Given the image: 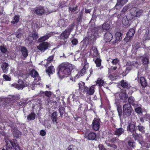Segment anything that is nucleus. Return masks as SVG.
I'll return each instance as SVG.
<instances>
[{"mask_svg":"<svg viewBox=\"0 0 150 150\" xmlns=\"http://www.w3.org/2000/svg\"><path fill=\"white\" fill-rule=\"evenodd\" d=\"M59 71L57 74L60 76V74L63 75H69L71 74V71L74 69L73 65L68 62H63L59 66Z\"/></svg>","mask_w":150,"mask_h":150,"instance_id":"1","label":"nucleus"},{"mask_svg":"<svg viewBox=\"0 0 150 150\" xmlns=\"http://www.w3.org/2000/svg\"><path fill=\"white\" fill-rule=\"evenodd\" d=\"M74 26V24L69 25V27L65 29L59 36V38L61 40L67 39L73 30Z\"/></svg>","mask_w":150,"mask_h":150,"instance_id":"2","label":"nucleus"},{"mask_svg":"<svg viewBox=\"0 0 150 150\" xmlns=\"http://www.w3.org/2000/svg\"><path fill=\"white\" fill-rule=\"evenodd\" d=\"M143 10L138 8H134L131 10L130 17H129L130 20L134 21L135 20V17H139L142 14Z\"/></svg>","mask_w":150,"mask_h":150,"instance_id":"3","label":"nucleus"},{"mask_svg":"<svg viewBox=\"0 0 150 150\" xmlns=\"http://www.w3.org/2000/svg\"><path fill=\"white\" fill-rule=\"evenodd\" d=\"M123 116L124 118H126L131 115L132 108L130 104L127 103L123 105Z\"/></svg>","mask_w":150,"mask_h":150,"instance_id":"4","label":"nucleus"},{"mask_svg":"<svg viewBox=\"0 0 150 150\" xmlns=\"http://www.w3.org/2000/svg\"><path fill=\"white\" fill-rule=\"evenodd\" d=\"M103 29L101 26L95 27L92 30V33L95 37L97 38L103 34Z\"/></svg>","mask_w":150,"mask_h":150,"instance_id":"5","label":"nucleus"},{"mask_svg":"<svg viewBox=\"0 0 150 150\" xmlns=\"http://www.w3.org/2000/svg\"><path fill=\"white\" fill-rule=\"evenodd\" d=\"M96 85H93L89 87H86L84 88V91H83V93H86V96H91L93 95L95 92Z\"/></svg>","mask_w":150,"mask_h":150,"instance_id":"6","label":"nucleus"},{"mask_svg":"<svg viewBox=\"0 0 150 150\" xmlns=\"http://www.w3.org/2000/svg\"><path fill=\"white\" fill-rule=\"evenodd\" d=\"M101 121L99 118H95L93 120L92 124V127L93 129L96 131L99 130L100 126Z\"/></svg>","mask_w":150,"mask_h":150,"instance_id":"7","label":"nucleus"},{"mask_svg":"<svg viewBox=\"0 0 150 150\" xmlns=\"http://www.w3.org/2000/svg\"><path fill=\"white\" fill-rule=\"evenodd\" d=\"M14 86L18 89H22L24 87L28 86V84L27 82H25L19 79L18 83L14 84Z\"/></svg>","mask_w":150,"mask_h":150,"instance_id":"8","label":"nucleus"},{"mask_svg":"<svg viewBox=\"0 0 150 150\" xmlns=\"http://www.w3.org/2000/svg\"><path fill=\"white\" fill-rule=\"evenodd\" d=\"M49 44L47 42H42L37 46V48L42 52H44L49 47Z\"/></svg>","mask_w":150,"mask_h":150,"instance_id":"9","label":"nucleus"},{"mask_svg":"<svg viewBox=\"0 0 150 150\" xmlns=\"http://www.w3.org/2000/svg\"><path fill=\"white\" fill-rule=\"evenodd\" d=\"M34 13L39 16H41L44 14L45 10L43 6H39L34 8Z\"/></svg>","mask_w":150,"mask_h":150,"instance_id":"10","label":"nucleus"},{"mask_svg":"<svg viewBox=\"0 0 150 150\" xmlns=\"http://www.w3.org/2000/svg\"><path fill=\"white\" fill-rule=\"evenodd\" d=\"M137 129L136 123H129L127 127V130L128 132L131 133L135 132Z\"/></svg>","mask_w":150,"mask_h":150,"instance_id":"11","label":"nucleus"},{"mask_svg":"<svg viewBox=\"0 0 150 150\" xmlns=\"http://www.w3.org/2000/svg\"><path fill=\"white\" fill-rule=\"evenodd\" d=\"M135 33V30L133 28L130 29L127 32L125 37L124 39V41L127 42L130 39Z\"/></svg>","mask_w":150,"mask_h":150,"instance_id":"12","label":"nucleus"},{"mask_svg":"<svg viewBox=\"0 0 150 150\" xmlns=\"http://www.w3.org/2000/svg\"><path fill=\"white\" fill-rule=\"evenodd\" d=\"M90 55L93 57H96L99 56V54L95 46H92L90 50Z\"/></svg>","mask_w":150,"mask_h":150,"instance_id":"13","label":"nucleus"},{"mask_svg":"<svg viewBox=\"0 0 150 150\" xmlns=\"http://www.w3.org/2000/svg\"><path fill=\"white\" fill-rule=\"evenodd\" d=\"M9 142L15 150H20V148L18 144L17 140L15 139H12L10 140Z\"/></svg>","mask_w":150,"mask_h":150,"instance_id":"14","label":"nucleus"},{"mask_svg":"<svg viewBox=\"0 0 150 150\" xmlns=\"http://www.w3.org/2000/svg\"><path fill=\"white\" fill-rule=\"evenodd\" d=\"M112 35L110 33H106L104 36V39L106 43L110 42L112 38Z\"/></svg>","mask_w":150,"mask_h":150,"instance_id":"15","label":"nucleus"},{"mask_svg":"<svg viewBox=\"0 0 150 150\" xmlns=\"http://www.w3.org/2000/svg\"><path fill=\"white\" fill-rule=\"evenodd\" d=\"M120 86L123 88H127V89H129L131 88V86L128 82L125 81L123 79L121 80L120 82Z\"/></svg>","mask_w":150,"mask_h":150,"instance_id":"16","label":"nucleus"},{"mask_svg":"<svg viewBox=\"0 0 150 150\" xmlns=\"http://www.w3.org/2000/svg\"><path fill=\"white\" fill-rule=\"evenodd\" d=\"M123 34L120 32H117L115 35V41H112V44H114L116 43L119 41H120L122 40V36Z\"/></svg>","mask_w":150,"mask_h":150,"instance_id":"17","label":"nucleus"},{"mask_svg":"<svg viewBox=\"0 0 150 150\" xmlns=\"http://www.w3.org/2000/svg\"><path fill=\"white\" fill-rule=\"evenodd\" d=\"M124 132V129L122 127H120L118 128H117L114 131L113 134L114 135H116L117 137H119L122 134H123Z\"/></svg>","mask_w":150,"mask_h":150,"instance_id":"18","label":"nucleus"},{"mask_svg":"<svg viewBox=\"0 0 150 150\" xmlns=\"http://www.w3.org/2000/svg\"><path fill=\"white\" fill-rule=\"evenodd\" d=\"M58 115V112L56 111L54 112L52 114L51 119L53 123H55L57 124L58 123L57 122Z\"/></svg>","mask_w":150,"mask_h":150,"instance_id":"19","label":"nucleus"},{"mask_svg":"<svg viewBox=\"0 0 150 150\" xmlns=\"http://www.w3.org/2000/svg\"><path fill=\"white\" fill-rule=\"evenodd\" d=\"M21 51L22 55L25 58L28 57V50L24 46L21 47Z\"/></svg>","mask_w":150,"mask_h":150,"instance_id":"20","label":"nucleus"},{"mask_svg":"<svg viewBox=\"0 0 150 150\" xmlns=\"http://www.w3.org/2000/svg\"><path fill=\"white\" fill-rule=\"evenodd\" d=\"M102 60L99 57H97L94 61V62L96 64V67H99V69L101 70L103 68V66H101Z\"/></svg>","mask_w":150,"mask_h":150,"instance_id":"21","label":"nucleus"},{"mask_svg":"<svg viewBox=\"0 0 150 150\" xmlns=\"http://www.w3.org/2000/svg\"><path fill=\"white\" fill-rule=\"evenodd\" d=\"M8 64L7 63L5 62L3 63L2 65H1V68L4 73L6 74L7 73L8 71Z\"/></svg>","mask_w":150,"mask_h":150,"instance_id":"22","label":"nucleus"},{"mask_svg":"<svg viewBox=\"0 0 150 150\" xmlns=\"http://www.w3.org/2000/svg\"><path fill=\"white\" fill-rule=\"evenodd\" d=\"M139 82L141 86L145 88L146 87L147 85L146 81L144 77H141L140 78Z\"/></svg>","mask_w":150,"mask_h":150,"instance_id":"23","label":"nucleus"},{"mask_svg":"<svg viewBox=\"0 0 150 150\" xmlns=\"http://www.w3.org/2000/svg\"><path fill=\"white\" fill-rule=\"evenodd\" d=\"M21 132L17 129H14V131L13 132V136L16 139L18 138L21 136Z\"/></svg>","mask_w":150,"mask_h":150,"instance_id":"24","label":"nucleus"},{"mask_svg":"<svg viewBox=\"0 0 150 150\" xmlns=\"http://www.w3.org/2000/svg\"><path fill=\"white\" fill-rule=\"evenodd\" d=\"M101 27L104 31L108 30L110 28V24L108 22L104 23Z\"/></svg>","mask_w":150,"mask_h":150,"instance_id":"25","label":"nucleus"},{"mask_svg":"<svg viewBox=\"0 0 150 150\" xmlns=\"http://www.w3.org/2000/svg\"><path fill=\"white\" fill-rule=\"evenodd\" d=\"M117 3L115 6L116 9H118L117 6L120 5L123 6L128 1V0H117Z\"/></svg>","mask_w":150,"mask_h":150,"instance_id":"26","label":"nucleus"},{"mask_svg":"<svg viewBox=\"0 0 150 150\" xmlns=\"http://www.w3.org/2000/svg\"><path fill=\"white\" fill-rule=\"evenodd\" d=\"M129 17H130V16H128V18L127 16H124L122 19V23L123 25L125 26L129 25V21L130 20L129 19Z\"/></svg>","mask_w":150,"mask_h":150,"instance_id":"27","label":"nucleus"},{"mask_svg":"<svg viewBox=\"0 0 150 150\" xmlns=\"http://www.w3.org/2000/svg\"><path fill=\"white\" fill-rule=\"evenodd\" d=\"M30 75L31 77L35 78H38L39 76L38 72L34 69L31 71L30 73Z\"/></svg>","mask_w":150,"mask_h":150,"instance_id":"28","label":"nucleus"},{"mask_svg":"<svg viewBox=\"0 0 150 150\" xmlns=\"http://www.w3.org/2000/svg\"><path fill=\"white\" fill-rule=\"evenodd\" d=\"M96 134L95 133L91 132L87 136H86V137L89 140H94L96 139Z\"/></svg>","mask_w":150,"mask_h":150,"instance_id":"29","label":"nucleus"},{"mask_svg":"<svg viewBox=\"0 0 150 150\" xmlns=\"http://www.w3.org/2000/svg\"><path fill=\"white\" fill-rule=\"evenodd\" d=\"M96 85L98 86L101 87L103 86L105 82L102 80V79L100 78H98L96 81Z\"/></svg>","mask_w":150,"mask_h":150,"instance_id":"30","label":"nucleus"},{"mask_svg":"<svg viewBox=\"0 0 150 150\" xmlns=\"http://www.w3.org/2000/svg\"><path fill=\"white\" fill-rule=\"evenodd\" d=\"M119 98L123 101V102L125 101L127 99V97L125 92H121L119 94Z\"/></svg>","mask_w":150,"mask_h":150,"instance_id":"31","label":"nucleus"},{"mask_svg":"<svg viewBox=\"0 0 150 150\" xmlns=\"http://www.w3.org/2000/svg\"><path fill=\"white\" fill-rule=\"evenodd\" d=\"M46 73L50 76V74H52L55 71V69L53 66H50L46 70Z\"/></svg>","mask_w":150,"mask_h":150,"instance_id":"32","label":"nucleus"},{"mask_svg":"<svg viewBox=\"0 0 150 150\" xmlns=\"http://www.w3.org/2000/svg\"><path fill=\"white\" fill-rule=\"evenodd\" d=\"M116 104L117 106V110L119 116H120V117H121V116L122 115L121 107L119 103L116 102Z\"/></svg>","mask_w":150,"mask_h":150,"instance_id":"33","label":"nucleus"},{"mask_svg":"<svg viewBox=\"0 0 150 150\" xmlns=\"http://www.w3.org/2000/svg\"><path fill=\"white\" fill-rule=\"evenodd\" d=\"M79 88L81 92L83 93V91H84V88L86 87H87L85 85V83L84 82L81 81L78 83Z\"/></svg>","mask_w":150,"mask_h":150,"instance_id":"34","label":"nucleus"},{"mask_svg":"<svg viewBox=\"0 0 150 150\" xmlns=\"http://www.w3.org/2000/svg\"><path fill=\"white\" fill-rule=\"evenodd\" d=\"M40 94L42 96H44L45 95L46 96L50 98L51 96L52 93L51 91H46L45 92H40Z\"/></svg>","mask_w":150,"mask_h":150,"instance_id":"35","label":"nucleus"},{"mask_svg":"<svg viewBox=\"0 0 150 150\" xmlns=\"http://www.w3.org/2000/svg\"><path fill=\"white\" fill-rule=\"evenodd\" d=\"M132 137L135 140H137L140 143V142H139V141L140 139V138H141V136H140L139 134L136 133V132H134L133 133H132Z\"/></svg>","mask_w":150,"mask_h":150,"instance_id":"36","label":"nucleus"},{"mask_svg":"<svg viewBox=\"0 0 150 150\" xmlns=\"http://www.w3.org/2000/svg\"><path fill=\"white\" fill-rule=\"evenodd\" d=\"M128 101L129 103L128 104H130V105H132L134 106L136 105L134 98L132 96H130L128 98Z\"/></svg>","mask_w":150,"mask_h":150,"instance_id":"37","label":"nucleus"},{"mask_svg":"<svg viewBox=\"0 0 150 150\" xmlns=\"http://www.w3.org/2000/svg\"><path fill=\"white\" fill-rule=\"evenodd\" d=\"M60 115L61 118L63 117V115L65 112V109L63 106H61L59 108L58 110Z\"/></svg>","mask_w":150,"mask_h":150,"instance_id":"38","label":"nucleus"},{"mask_svg":"<svg viewBox=\"0 0 150 150\" xmlns=\"http://www.w3.org/2000/svg\"><path fill=\"white\" fill-rule=\"evenodd\" d=\"M35 116L36 115L35 113L31 112L28 115L27 118L29 121L33 120L35 119Z\"/></svg>","mask_w":150,"mask_h":150,"instance_id":"39","label":"nucleus"},{"mask_svg":"<svg viewBox=\"0 0 150 150\" xmlns=\"http://www.w3.org/2000/svg\"><path fill=\"white\" fill-rule=\"evenodd\" d=\"M20 20V16L18 15H15L13 17V19L11 23L12 24H14L18 23Z\"/></svg>","mask_w":150,"mask_h":150,"instance_id":"40","label":"nucleus"},{"mask_svg":"<svg viewBox=\"0 0 150 150\" xmlns=\"http://www.w3.org/2000/svg\"><path fill=\"white\" fill-rule=\"evenodd\" d=\"M129 9V6L128 5H126L124 6L121 11V13L120 14V16H119V15H118V17L119 18H120V17L122 16V14H125V13L127 12V11Z\"/></svg>","mask_w":150,"mask_h":150,"instance_id":"41","label":"nucleus"},{"mask_svg":"<svg viewBox=\"0 0 150 150\" xmlns=\"http://www.w3.org/2000/svg\"><path fill=\"white\" fill-rule=\"evenodd\" d=\"M128 144L130 147V148H134L135 146L136 143L133 139H131L128 140Z\"/></svg>","mask_w":150,"mask_h":150,"instance_id":"42","label":"nucleus"},{"mask_svg":"<svg viewBox=\"0 0 150 150\" xmlns=\"http://www.w3.org/2000/svg\"><path fill=\"white\" fill-rule=\"evenodd\" d=\"M132 69L131 68L127 67L125 70L123 72L119 74V75H122L123 76H125L129 72L130 70Z\"/></svg>","mask_w":150,"mask_h":150,"instance_id":"43","label":"nucleus"},{"mask_svg":"<svg viewBox=\"0 0 150 150\" xmlns=\"http://www.w3.org/2000/svg\"><path fill=\"white\" fill-rule=\"evenodd\" d=\"M142 60L143 63L145 65L148 64L149 63V59L146 56L143 57Z\"/></svg>","mask_w":150,"mask_h":150,"instance_id":"44","label":"nucleus"},{"mask_svg":"<svg viewBox=\"0 0 150 150\" xmlns=\"http://www.w3.org/2000/svg\"><path fill=\"white\" fill-rule=\"evenodd\" d=\"M138 130L141 132L143 133L144 132L145 127L141 124H139L137 127Z\"/></svg>","mask_w":150,"mask_h":150,"instance_id":"45","label":"nucleus"},{"mask_svg":"<svg viewBox=\"0 0 150 150\" xmlns=\"http://www.w3.org/2000/svg\"><path fill=\"white\" fill-rule=\"evenodd\" d=\"M0 50L3 53H6L7 51L6 46L4 45L0 46Z\"/></svg>","mask_w":150,"mask_h":150,"instance_id":"46","label":"nucleus"},{"mask_svg":"<svg viewBox=\"0 0 150 150\" xmlns=\"http://www.w3.org/2000/svg\"><path fill=\"white\" fill-rule=\"evenodd\" d=\"M54 55L52 54V55L50 56L47 59H45L47 60V64H48L51 63V62L53 61Z\"/></svg>","mask_w":150,"mask_h":150,"instance_id":"47","label":"nucleus"},{"mask_svg":"<svg viewBox=\"0 0 150 150\" xmlns=\"http://www.w3.org/2000/svg\"><path fill=\"white\" fill-rule=\"evenodd\" d=\"M111 63L113 65H116L120 63V60L118 58H115L112 60Z\"/></svg>","mask_w":150,"mask_h":150,"instance_id":"48","label":"nucleus"},{"mask_svg":"<svg viewBox=\"0 0 150 150\" xmlns=\"http://www.w3.org/2000/svg\"><path fill=\"white\" fill-rule=\"evenodd\" d=\"M48 39L46 35L43 36L39 38L38 42H41L44 41Z\"/></svg>","mask_w":150,"mask_h":150,"instance_id":"49","label":"nucleus"},{"mask_svg":"<svg viewBox=\"0 0 150 150\" xmlns=\"http://www.w3.org/2000/svg\"><path fill=\"white\" fill-rule=\"evenodd\" d=\"M67 150H78V148L75 145H72L69 146Z\"/></svg>","mask_w":150,"mask_h":150,"instance_id":"50","label":"nucleus"},{"mask_svg":"<svg viewBox=\"0 0 150 150\" xmlns=\"http://www.w3.org/2000/svg\"><path fill=\"white\" fill-rule=\"evenodd\" d=\"M136 62H127L126 65L127 66H129L128 67L129 68H131L132 69L133 67H134V63H136Z\"/></svg>","mask_w":150,"mask_h":150,"instance_id":"51","label":"nucleus"},{"mask_svg":"<svg viewBox=\"0 0 150 150\" xmlns=\"http://www.w3.org/2000/svg\"><path fill=\"white\" fill-rule=\"evenodd\" d=\"M32 37L33 40H36L38 38V33L36 32L32 33Z\"/></svg>","mask_w":150,"mask_h":150,"instance_id":"52","label":"nucleus"},{"mask_svg":"<svg viewBox=\"0 0 150 150\" xmlns=\"http://www.w3.org/2000/svg\"><path fill=\"white\" fill-rule=\"evenodd\" d=\"M142 110L141 108L139 107H137L135 109V111L136 112L139 114H140L142 113Z\"/></svg>","mask_w":150,"mask_h":150,"instance_id":"53","label":"nucleus"},{"mask_svg":"<svg viewBox=\"0 0 150 150\" xmlns=\"http://www.w3.org/2000/svg\"><path fill=\"white\" fill-rule=\"evenodd\" d=\"M78 8V6L77 5H76L75 7L73 8H72L70 6L69 8V9L71 11L73 12L77 10Z\"/></svg>","mask_w":150,"mask_h":150,"instance_id":"54","label":"nucleus"},{"mask_svg":"<svg viewBox=\"0 0 150 150\" xmlns=\"http://www.w3.org/2000/svg\"><path fill=\"white\" fill-rule=\"evenodd\" d=\"M15 35H16V37L18 38H21L22 35V33L20 32L19 31H17L16 33H15Z\"/></svg>","mask_w":150,"mask_h":150,"instance_id":"55","label":"nucleus"},{"mask_svg":"<svg viewBox=\"0 0 150 150\" xmlns=\"http://www.w3.org/2000/svg\"><path fill=\"white\" fill-rule=\"evenodd\" d=\"M3 77L6 81H10L11 80V78L6 74H4Z\"/></svg>","mask_w":150,"mask_h":150,"instance_id":"56","label":"nucleus"},{"mask_svg":"<svg viewBox=\"0 0 150 150\" xmlns=\"http://www.w3.org/2000/svg\"><path fill=\"white\" fill-rule=\"evenodd\" d=\"M117 142V139L116 137H114L110 139V142L113 143H115Z\"/></svg>","mask_w":150,"mask_h":150,"instance_id":"57","label":"nucleus"},{"mask_svg":"<svg viewBox=\"0 0 150 150\" xmlns=\"http://www.w3.org/2000/svg\"><path fill=\"white\" fill-rule=\"evenodd\" d=\"M17 105L20 107V108H22L24 106L25 103L23 102H17L16 103Z\"/></svg>","mask_w":150,"mask_h":150,"instance_id":"58","label":"nucleus"},{"mask_svg":"<svg viewBox=\"0 0 150 150\" xmlns=\"http://www.w3.org/2000/svg\"><path fill=\"white\" fill-rule=\"evenodd\" d=\"M84 65L83 66V68H84L86 70L88 69V63L87 62L86 59H85L84 61Z\"/></svg>","mask_w":150,"mask_h":150,"instance_id":"59","label":"nucleus"},{"mask_svg":"<svg viewBox=\"0 0 150 150\" xmlns=\"http://www.w3.org/2000/svg\"><path fill=\"white\" fill-rule=\"evenodd\" d=\"M71 42L72 44L73 45H77L78 43L77 40L75 38L71 40Z\"/></svg>","mask_w":150,"mask_h":150,"instance_id":"60","label":"nucleus"},{"mask_svg":"<svg viewBox=\"0 0 150 150\" xmlns=\"http://www.w3.org/2000/svg\"><path fill=\"white\" fill-rule=\"evenodd\" d=\"M40 64L42 65L45 66L46 67L48 66V64H47V60H45L43 61H42L41 62Z\"/></svg>","mask_w":150,"mask_h":150,"instance_id":"61","label":"nucleus"},{"mask_svg":"<svg viewBox=\"0 0 150 150\" xmlns=\"http://www.w3.org/2000/svg\"><path fill=\"white\" fill-rule=\"evenodd\" d=\"M46 132L45 130L42 129L40 131V134L42 136H44L45 135Z\"/></svg>","mask_w":150,"mask_h":150,"instance_id":"62","label":"nucleus"},{"mask_svg":"<svg viewBox=\"0 0 150 150\" xmlns=\"http://www.w3.org/2000/svg\"><path fill=\"white\" fill-rule=\"evenodd\" d=\"M146 135V140L147 142H150V135L147 134Z\"/></svg>","mask_w":150,"mask_h":150,"instance_id":"63","label":"nucleus"},{"mask_svg":"<svg viewBox=\"0 0 150 150\" xmlns=\"http://www.w3.org/2000/svg\"><path fill=\"white\" fill-rule=\"evenodd\" d=\"M100 150H105L104 146L101 144L99 145L98 146Z\"/></svg>","mask_w":150,"mask_h":150,"instance_id":"64","label":"nucleus"}]
</instances>
